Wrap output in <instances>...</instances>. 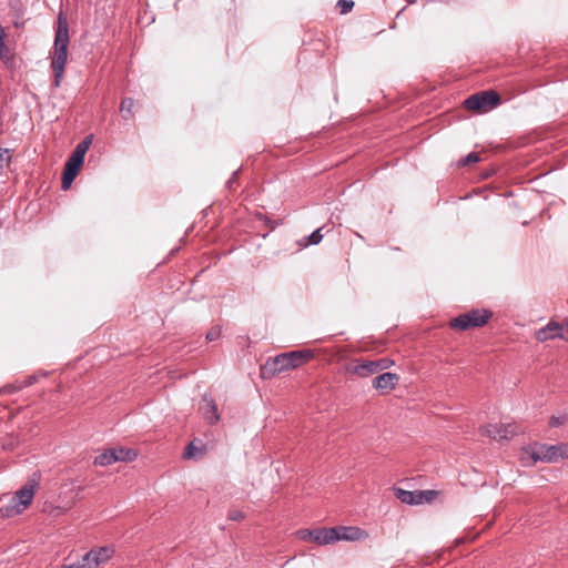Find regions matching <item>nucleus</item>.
Listing matches in <instances>:
<instances>
[{
	"mask_svg": "<svg viewBox=\"0 0 568 568\" xmlns=\"http://www.w3.org/2000/svg\"><path fill=\"white\" fill-rule=\"evenodd\" d=\"M70 42L68 18L63 11H60L57 20L53 50L54 55L51 61V68L54 72V87H59L64 68L68 61V45Z\"/></svg>",
	"mask_w": 568,
	"mask_h": 568,
	"instance_id": "1",
	"label": "nucleus"
},
{
	"mask_svg": "<svg viewBox=\"0 0 568 568\" xmlns=\"http://www.w3.org/2000/svg\"><path fill=\"white\" fill-rule=\"evenodd\" d=\"M314 357L311 349H297L282 353L268 358L261 367V376L263 378H272L283 372L293 371L304 365Z\"/></svg>",
	"mask_w": 568,
	"mask_h": 568,
	"instance_id": "2",
	"label": "nucleus"
},
{
	"mask_svg": "<svg viewBox=\"0 0 568 568\" xmlns=\"http://www.w3.org/2000/svg\"><path fill=\"white\" fill-rule=\"evenodd\" d=\"M530 457L534 463H557L568 457V445L565 443L556 445L536 444L531 448Z\"/></svg>",
	"mask_w": 568,
	"mask_h": 568,
	"instance_id": "3",
	"label": "nucleus"
},
{
	"mask_svg": "<svg viewBox=\"0 0 568 568\" xmlns=\"http://www.w3.org/2000/svg\"><path fill=\"white\" fill-rule=\"evenodd\" d=\"M491 317V312L486 310H471L453 318L449 323L452 328L466 331L484 326Z\"/></svg>",
	"mask_w": 568,
	"mask_h": 568,
	"instance_id": "4",
	"label": "nucleus"
},
{
	"mask_svg": "<svg viewBox=\"0 0 568 568\" xmlns=\"http://www.w3.org/2000/svg\"><path fill=\"white\" fill-rule=\"evenodd\" d=\"M500 104V95L494 90L480 91L468 97L464 105L467 110L488 111Z\"/></svg>",
	"mask_w": 568,
	"mask_h": 568,
	"instance_id": "5",
	"label": "nucleus"
},
{
	"mask_svg": "<svg viewBox=\"0 0 568 568\" xmlns=\"http://www.w3.org/2000/svg\"><path fill=\"white\" fill-rule=\"evenodd\" d=\"M519 432L517 425L515 424H488L486 426H484L481 429H480V433L483 435H486L488 436L489 438L491 439H498V440H503V439H510L513 438L515 435H517Z\"/></svg>",
	"mask_w": 568,
	"mask_h": 568,
	"instance_id": "6",
	"label": "nucleus"
},
{
	"mask_svg": "<svg viewBox=\"0 0 568 568\" xmlns=\"http://www.w3.org/2000/svg\"><path fill=\"white\" fill-rule=\"evenodd\" d=\"M37 486L38 483L36 480H29L24 486L16 491L12 497V503L14 504V507L21 506V508L17 509V513H21L32 503Z\"/></svg>",
	"mask_w": 568,
	"mask_h": 568,
	"instance_id": "7",
	"label": "nucleus"
},
{
	"mask_svg": "<svg viewBox=\"0 0 568 568\" xmlns=\"http://www.w3.org/2000/svg\"><path fill=\"white\" fill-rule=\"evenodd\" d=\"M346 372L361 378L372 376L377 373V363L366 359H354L347 365Z\"/></svg>",
	"mask_w": 568,
	"mask_h": 568,
	"instance_id": "8",
	"label": "nucleus"
},
{
	"mask_svg": "<svg viewBox=\"0 0 568 568\" xmlns=\"http://www.w3.org/2000/svg\"><path fill=\"white\" fill-rule=\"evenodd\" d=\"M434 490L409 491L403 488H395V496L398 500L407 505H420L424 503L426 495H435Z\"/></svg>",
	"mask_w": 568,
	"mask_h": 568,
	"instance_id": "9",
	"label": "nucleus"
},
{
	"mask_svg": "<svg viewBox=\"0 0 568 568\" xmlns=\"http://www.w3.org/2000/svg\"><path fill=\"white\" fill-rule=\"evenodd\" d=\"M199 409H200L201 414L203 415V417L205 418V420L209 422V424L213 425L220 420V414L217 412V406H216L214 399L210 395L204 394L202 396Z\"/></svg>",
	"mask_w": 568,
	"mask_h": 568,
	"instance_id": "10",
	"label": "nucleus"
},
{
	"mask_svg": "<svg viewBox=\"0 0 568 568\" xmlns=\"http://www.w3.org/2000/svg\"><path fill=\"white\" fill-rule=\"evenodd\" d=\"M398 381L399 376L397 374L386 372L373 379V387L382 394H386L396 387Z\"/></svg>",
	"mask_w": 568,
	"mask_h": 568,
	"instance_id": "11",
	"label": "nucleus"
},
{
	"mask_svg": "<svg viewBox=\"0 0 568 568\" xmlns=\"http://www.w3.org/2000/svg\"><path fill=\"white\" fill-rule=\"evenodd\" d=\"M310 540L317 545H328L338 541L336 529L332 528H316L310 532Z\"/></svg>",
	"mask_w": 568,
	"mask_h": 568,
	"instance_id": "12",
	"label": "nucleus"
},
{
	"mask_svg": "<svg viewBox=\"0 0 568 568\" xmlns=\"http://www.w3.org/2000/svg\"><path fill=\"white\" fill-rule=\"evenodd\" d=\"M334 528L336 529L338 540L356 541L367 537V532L358 527L337 526Z\"/></svg>",
	"mask_w": 568,
	"mask_h": 568,
	"instance_id": "13",
	"label": "nucleus"
},
{
	"mask_svg": "<svg viewBox=\"0 0 568 568\" xmlns=\"http://www.w3.org/2000/svg\"><path fill=\"white\" fill-rule=\"evenodd\" d=\"M114 550L110 547H100L99 549H92L87 552V555H91L90 560L92 562V566L94 568H98L100 564L105 562L108 559L111 558Z\"/></svg>",
	"mask_w": 568,
	"mask_h": 568,
	"instance_id": "14",
	"label": "nucleus"
},
{
	"mask_svg": "<svg viewBox=\"0 0 568 568\" xmlns=\"http://www.w3.org/2000/svg\"><path fill=\"white\" fill-rule=\"evenodd\" d=\"M560 323L549 322L545 327L537 332V339L546 342L548 339L559 338Z\"/></svg>",
	"mask_w": 568,
	"mask_h": 568,
	"instance_id": "15",
	"label": "nucleus"
},
{
	"mask_svg": "<svg viewBox=\"0 0 568 568\" xmlns=\"http://www.w3.org/2000/svg\"><path fill=\"white\" fill-rule=\"evenodd\" d=\"M116 462L115 452L112 448L104 450L100 455L95 456L94 464L99 466H109Z\"/></svg>",
	"mask_w": 568,
	"mask_h": 568,
	"instance_id": "16",
	"label": "nucleus"
},
{
	"mask_svg": "<svg viewBox=\"0 0 568 568\" xmlns=\"http://www.w3.org/2000/svg\"><path fill=\"white\" fill-rule=\"evenodd\" d=\"M134 100L132 98H124L120 104V112L124 120L133 119Z\"/></svg>",
	"mask_w": 568,
	"mask_h": 568,
	"instance_id": "17",
	"label": "nucleus"
},
{
	"mask_svg": "<svg viewBox=\"0 0 568 568\" xmlns=\"http://www.w3.org/2000/svg\"><path fill=\"white\" fill-rule=\"evenodd\" d=\"M115 452L116 462H131L136 457V453L133 449L123 447L112 448Z\"/></svg>",
	"mask_w": 568,
	"mask_h": 568,
	"instance_id": "18",
	"label": "nucleus"
},
{
	"mask_svg": "<svg viewBox=\"0 0 568 568\" xmlns=\"http://www.w3.org/2000/svg\"><path fill=\"white\" fill-rule=\"evenodd\" d=\"M78 173L79 172L72 171L71 169L64 166L61 182V186L63 190H68L71 186Z\"/></svg>",
	"mask_w": 568,
	"mask_h": 568,
	"instance_id": "19",
	"label": "nucleus"
},
{
	"mask_svg": "<svg viewBox=\"0 0 568 568\" xmlns=\"http://www.w3.org/2000/svg\"><path fill=\"white\" fill-rule=\"evenodd\" d=\"M84 159L80 158L78 154H71L68 161L65 162V168L71 169L72 171L79 172L82 166Z\"/></svg>",
	"mask_w": 568,
	"mask_h": 568,
	"instance_id": "20",
	"label": "nucleus"
},
{
	"mask_svg": "<svg viewBox=\"0 0 568 568\" xmlns=\"http://www.w3.org/2000/svg\"><path fill=\"white\" fill-rule=\"evenodd\" d=\"M91 141H92V138L91 136H87L84 138L74 149V151L72 152L73 154H78L80 158L84 159V155L88 151V149L90 148V144H91Z\"/></svg>",
	"mask_w": 568,
	"mask_h": 568,
	"instance_id": "21",
	"label": "nucleus"
},
{
	"mask_svg": "<svg viewBox=\"0 0 568 568\" xmlns=\"http://www.w3.org/2000/svg\"><path fill=\"white\" fill-rule=\"evenodd\" d=\"M203 449L201 447H197L194 442H191L183 453V457L185 459H191L196 457L197 455L202 454Z\"/></svg>",
	"mask_w": 568,
	"mask_h": 568,
	"instance_id": "22",
	"label": "nucleus"
},
{
	"mask_svg": "<svg viewBox=\"0 0 568 568\" xmlns=\"http://www.w3.org/2000/svg\"><path fill=\"white\" fill-rule=\"evenodd\" d=\"M91 555H84L81 560H78L77 562L74 564H71V565H64L62 568H94L92 566V562L90 560V557Z\"/></svg>",
	"mask_w": 568,
	"mask_h": 568,
	"instance_id": "23",
	"label": "nucleus"
},
{
	"mask_svg": "<svg viewBox=\"0 0 568 568\" xmlns=\"http://www.w3.org/2000/svg\"><path fill=\"white\" fill-rule=\"evenodd\" d=\"M12 58H13L12 52L6 44V41L0 42V59L3 62L8 63L12 60Z\"/></svg>",
	"mask_w": 568,
	"mask_h": 568,
	"instance_id": "24",
	"label": "nucleus"
},
{
	"mask_svg": "<svg viewBox=\"0 0 568 568\" xmlns=\"http://www.w3.org/2000/svg\"><path fill=\"white\" fill-rule=\"evenodd\" d=\"M9 152V149H0V174L3 172L4 168H7L10 163L11 156Z\"/></svg>",
	"mask_w": 568,
	"mask_h": 568,
	"instance_id": "25",
	"label": "nucleus"
},
{
	"mask_svg": "<svg viewBox=\"0 0 568 568\" xmlns=\"http://www.w3.org/2000/svg\"><path fill=\"white\" fill-rule=\"evenodd\" d=\"M479 160H480L479 154L476 152H471L468 155H466L465 158H463L459 163H460V165L465 166V165H469L473 163H477Z\"/></svg>",
	"mask_w": 568,
	"mask_h": 568,
	"instance_id": "26",
	"label": "nucleus"
},
{
	"mask_svg": "<svg viewBox=\"0 0 568 568\" xmlns=\"http://www.w3.org/2000/svg\"><path fill=\"white\" fill-rule=\"evenodd\" d=\"M323 239L322 229L315 230L308 237H307V244L316 245L318 244Z\"/></svg>",
	"mask_w": 568,
	"mask_h": 568,
	"instance_id": "27",
	"label": "nucleus"
},
{
	"mask_svg": "<svg viewBox=\"0 0 568 568\" xmlns=\"http://www.w3.org/2000/svg\"><path fill=\"white\" fill-rule=\"evenodd\" d=\"M354 7V2L352 0H338L337 8H339L341 13L345 14L352 10Z\"/></svg>",
	"mask_w": 568,
	"mask_h": 568,
	"instance_id": "28",
	"label": "nucleus"
},
{
	"mask_svg": "<svg viewBox=\"0 0 568 568\" xmlns=\"http://www.w3.org/2000/svg\"><path fill=\"white\" fill-rule=\"evenodd\" d=\"M244 517V513L239 509H232L227 514V518L233 521H241Z\"/></svg>",
	"mask_w": 568,
	"mask_h": 568,
	"instance_id": "29",
	"label": "nucleus"
},
{
	"mask_svg": "<svg viewBox=\"0 0 568 568\" xmlns=\"http://www.w3.org/2000/svg\"><path fill=\"white\" fill-rule=\"evenodd\" d=\"M221 336V328L220 327H212L207 333H206V339L209 342H213V341H216L219 339Z\"/></svg>",
	"mask_w": 568,
	"mask_h": 568,
	"instance_id": "30",
	"label": "nucleus"
},
{
	"mask_svg": "<svg viewBox=\"0 0 568 568\" xmlns=\"http://www.w3.org/2000/svg\"><path fill=\"white\" fill-rule=\"evenodd\" d=\"M38 382V375L37 374H33V375H29L27 376L20 384V388L22 387H29L33 384H36Z\"/></svg>",
	"mask_w": 568,
	"mask_h": 568,
	"instance_id": "31",
	"label": "nucleus"
},
{
	"mask_svg": "<svg viewBox=\"0 0 568 568\" xmlns=\"http://www.w3.org/2000/svg\"><path fill=\"white\" fill-rule=\"evenodd\" d=\"M559 338L568 341V324H560Z\"/></svg>",
	"mask_w": 568,
	"mask_h": 568,
	"instance_id": "32",
	"label": "nucleus"
},
{
	"mask_svg": "<svg viewBox=\"0 0 568 568\" xmlns=\"http://www.w3.org/2000/svg\"><path fill=\"white\" fill-rule=\"evenodd\" d=\"M375 363H377V372L378 371H383V369H386L388 366H389V361L386 359V358H381V359H376L374 361Z\"/></svg>",
	"mask_w": 568,
	"mask_h": 568,
	"instance_id": "33",
	"label": "nucleus"
},
{
	"mask_svg": "<svg viewBox=\"0 0 568 568\" xmlns=\"http://www.w3.org/2000/svg\"><path fill=\"white\" fill-rule=\"evenodd\" d=\"M565 423V418L564 417H557V416H552L550 419H549V425L551 427H558L560 425H562Z\"/></svg>",
	"mask_w": 568,
	"mask_h": 568,
	"instance_id": "34",
	"label": "nucleus"
},
{
	"mask_svg": "<svg viewBox=\"0 0 568 568\" xmlns=\"http://www.w3.org/2000/svg\"><path fill=\"white\" fill-rule=\"evenodd\" d=\"M310 532H312V529H302L298 531V535H300V538L301 539H310Z\"/></svg>",
	"mask_w": 568,
	"mask_h": 568,
	"instance_id": "35",
	"label": "nucleus"
},
{
	"mask_svg": "<svg viewBox=\"0 0 568 568\" xmlns=\"http://www.w3.org/2000/svg\"><path fill=\"white\" fill-rule=\"evenodd\" d=\"M237 174H239V171H235V172L232 174L231 179L227 181V185H229V187H232V184L235 182V180H236V178H237Z\"/></svg>",
	"mask_w": 568,
	"mask_h": 568,
	"instance_id": "36",
	"label": "nucleus"
},
{
	"mask_svg": "<svg viewBox=\"0 0 568 568\" xmlns=\"http://www.w3.org/2000/svg\"><path fill=\"white\" fill-rule=\"evenodd\" d=\"M6 41V32L4 29L0 26V42Z\"/></svg>",
	"mask_w": 568,
	"mask_h": 568,
	"instance_id": "37",
	"label": "nucleus"
},
{
	"mask_svg": "<svg viewBox=\"0 0 568 568\" xmlns=\"http://www.w3.org/2000/svg\"><path fill=\"white\" fill-rule=\"evenodd\" d=\"M433 497H434V495H426L424 497V501H430V500H433Z\"/></svg>",
	"mask_w": 568,
	"mask_h": 568,
	"instance_id": "38",
	"label": "nucleus"
},
{
	"mask_svg": "<svg viewBox=\"0 0 568 568\" xmlns=\"http://www.w3.org/2000/svg\"><path fill=\"white\" fill-rule=\"evenodd\" d=\"M416 0H406L407 3L412 4L414 3Z\"/></svg>",
	"mask_w": 568,
	"mask_h": 568,
	"instance_id": "39",
	"label": "nucleus"
}]
</instances>
